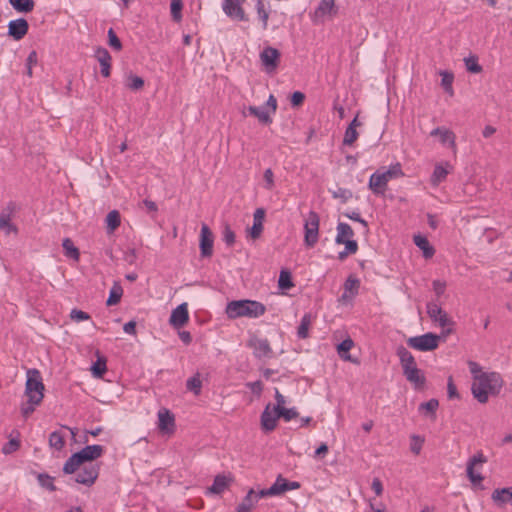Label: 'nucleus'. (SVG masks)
Segmentation results:
<instances>
[{
    "instance_id": "1",
    "label": "nucleus",
    "mask_w": 512,
    "mask_h": 512,
    "mask_svg": "<svg viewBox=\"0 0 512 512\" xmlns=\"http://www.w3.org/2000/svg\"><path fill=\"white\" fill-rule=\"evenodd\" d=\"M504 381L500 373L488 372L476 377V381H473L471 391L473 397L479 403H487L489 396H496L500 393L503 387Z\"/></svg>"
},
{
    "instance_id": "2",
    "label": "nucleus",
    "mask_w": 512,
    "mask_h": 512,
    "mask_svg": "<svg viewBox=\"0 0 512 512\" xmlns=\"http://www.w3.org/2000/svg\"><path fill=\"white\" fill-rule=\"evenodd\" d=\"M225 312L229 319L241 317L258 318L266 312V307L261 302L255 300H233L228 302Z\"/></svg>"
},
{
    "instance_id": "3",
    "label": "nucleus",
    "mask_w": 512,
    "mask_h": 512,
    "mask_svg": "<svg viewBox=\"0 0 512 512\" xmlns=\"http://www.w3.org/2000/svg\"><path fill=\"white\" fill-rule=\"evenodd\" d=\"M396 355L399 357L403 374L406 379L414 384L416 388L423 387L426 382L425 375L417 367L414 356L404 346H399L396 350Z\"/></svg>"
},
{
    "instance_id": "4",
    "label": "nucleus",
    "mask_w": 512,
    "mask_h": 512,
    "mask_svg": "<svg viewBox=\"0 0 512 512\" xmlns=\"http://www.w3.org/2000/svg\"><path fill=\"white\" fill-rule=\"evenodd\" d=\"M104 453V447L101 445H87L80 451L72 454L64 463L63 472L65 474L75 473L81 465L86 462H92L100 458Z\"/></svg>"
},
{
    "instance_id": "5",
    "label": "nucleus",
    "mask_w": 512,
    "mask_h": 512,
    "mask_svg": "<svg viewBox=\"0 0 512 512\" xmlns=\"http://www.w3.org/2000/svg\"><path fill=\"white\" fill-rule=\"evenodd\" d=\"M404 175L402 171V167L400 163H395L389 166V168L384 171H376L370 176L369 179V188L376 195H384L387 189V184L391 179L399 178Z\"/></svg>"
},
{
    "instance_id": "6",
    "label": "nucleus",
    "mask_w": 512,
    "mask_h": 512,
    "mask_svg": "<svg viewBox=\"0 0 512 512\" xmlns=\"http://www.w3.org/2000/svg\"><path fill=\"white\" fill-rule=\"evenodd\" d=\"M337 235L335 242L337 244H344L345 249L338 253V259L343 261L350 254H355L358 250V243L353 240L354 231L352 227L344 222H339L337 225Z\"/></svg>"
},
{
    "instance_id": "7",
    "label": "nucleus",
    "mask_w": 512,
    "mask_h": 512,
    "mask_svg": "<svg viewBox=\"0 0 512 512\" xmlns=\"http://www.w3.org/2000/svg\"><path fill=\"white\" fill-rule=\"evenodd\" d=\"M44 389L40 372L37 369L28 370L25 395L29 398V401L40 404L44 397Z\"/></svg>"
},
{
    "instance_id": "8",
    "label": "nucleus",
    "mask_w": 512,
    "mask_h": 512,
    "mask_svg": "<svg viewBox=\"0 0 512 512\" xmlns=\"http://www.w3.org/2000/svg\"><path fill=\"white\" fill-rule=\"evenodd\" d=\"M319 215L315 211H310L304 224V242L307 247H314L319 239Z\"/></svg>"
},
{
    "instance_id": "9",
    "label": "nucleus",
    "mask_w": 512,
    "mask_h": 512,
    "mask_svg": "<svg viewBox=\"0 0 512 512\" xmlns=\"http://www.w3.org/2000/svg\"><path fill=\"white\" fill-rule=\"evenodd\" d=\"M440 337L433 333H426L420 336L410 337L407 345L419 351H432L439 345Z\"/></svg>"
},
{
    "instance_id": "10",
    "label": "nucleus",
    "mask_w": 512,
    "mask_h": 512,
    "mask_svg": "<svg viewBox=\"0 0 512 512\" xmlns=\"http://www.w3.org/2000/svg\"><path fill=\"white\" fill-rule=\"evenodd\" d=\"M300 483L297 481H288L282 475L276 478V481L268 488L260 490V496H278L290 490L300 488Z\"/></svg>"
},
{
    "instance_id": "11",
    "label": "nucleus",
    "mask_w": 512,
    "mask_h": 512,
    "mask_svg": "<svg viewBox=\"0 0 512 512\" xmlns=\"http://www.w3.org/2000/svg\"><path fill=\"white\" fill-rule=\"evenodd\" d=\"M280 52L271 46L265 47L260 53V60L266 71L272 72L276 70L280 61Z\"/></svg>"
},
{
    "instance_id": "12",
    "label": "nucleus",
    "mask_w": 512,
    "mask_h": 512,
    "mask_svg": "<svg viewBox=\"0 0 512 512\" xmlns=\"http://www.w3.org/2000/svg\"><path fill=\"white\" fill-rule=\"evenodd\" d=\"M99 475V465L90 463L84 465L75 477V482L86 486H91Z\"/></svg>"
},
{
    "instance_id": "13",
    "label": "nucleus",
    "mask_w": 512,
    "mask_h": 512,
    "mask_svg": "<svg viewBox=\"0 0 512 512\" xmlns=\"http://www.w3.org/2000/svg\"><path fill=\"white\" fill-rule=\"evenodd\" d=\"M245 0H224L222 7L225 14L238 21H247V17L242 8V4Z\"/></svg>"
},
{
    "instance_id": "14",
    "label": "nucleus",
    "mask_w": 512,
    "mask_h": 512,
    "mask_svg": "<svg viewBox=\"0 0 512 512\" xmlns=\"http://www.w3.org/2000/svg\"><path fill=\"white\" fill-rule=\"evenodd\" d=\"M486 462H487V458L484 456V454L481 451L477 452L474 456H472L469 459V461L467 463L466 472H467V476H468L469 480L473 484H479L483 480V476L480 473L475 472V466H477L479 464H484Z\"/></svg>"
},
{
    "instance_id": "15",
    "label": "nucleus",
    "mask_w": 512,
    "mask_h": 512,
    "mask_svg": "<svg viewBox=\"0 0 512 512\" xmlns=\"http://www.w3.org/2000/svg\"><path fill=\"white\" fill-rule=\"evenodd\" d=\"M248 345L253 349L255 357L259 359L272 357L273 351L267 339L253 337L249 340Z\"/></svg>"
},
{
    "instance_id": "16",
    "label": "nucleus",
    "mask_w": 512,
    "mask_h": 512,
    "mask_svg": "<svg viewBox=\"0 0 512 512\" xmlns=\"http://www.w3.org/2000/svg\"><path fill=\"white\" fill-rule=\"evenodd\" d=\"M200 252L204 258L213 254V234L206 224H202L200 231Z\"/></svg>"
},
{
    "instance_id": "17",
    "label": "nucleus",
    "mask_w": 512,
    "mask_h": 512,
    "mask_svg": "<svg viewBox=\"0 0 512 512\" xmlns=\"http://www.w3.org/2000/svg\"><path fill=\"white\" fill-rule=\"evenodd\" d=\"M427 313L429 317L437 322L441 327H446L452 324V321L448 317V314L436 303H427Z\"/></svg>"
},
{
    "instance_id": "18",
    "label": "nucleus",
    "mask_w": 512,
    "mask_h": 512,
    "mask_svg": "<svg viewBox=\"0 0 512 512\" xmlns=\"http://www.w3.org/2000/svg\"><path fill=\"white\" fill-rule=\"evenodd\" d=\"M189 321L188 304L186 302L178 305L172 310L169 322L176 328L183 327Z\"/></svg>"
},
{
    "instance_id": "19",
    "label": "nucleus",
    "mask_w": 512,
    "mask_h": 512,
    "mask_svg": "<svg viewBox=\"0 0 512 512\" xmlns=\"http://www.w3.org/2000/svg\"><path fill=\"white\" fill-rule=\"evenodd\" d=\"M278 411L274 410L271 404H268L261 414V427L265 432L273 431L277 426V420L280 418Z\"/></svg>"
},
{
    "instance_id": "20",
    "label": "nucleus",
    "mask_w": 512,
    "mask_h": 512,
    "mask_svg": "<svg viewBox=\"0 0 512 512\" xmlns=\"http://www.w3.org/2000/svg\"><path fill=\"white\" fill-rule=\"evenodd\" d=\"M158 429L162 433L171 434L175 430L174 415L166 408L160 409L158 412Z\"/></svg>"
},
{
    "instance_id": "21",
    "label": "nucleus",
    "mask_w": 512,
    "mask_h": 512,
    "mask_svg": "<svg viewBox=\"0 0 512 512\" xmlns=\"http://www.w3.org/2000/svg\"><path fill=\"white\" fill-rule=\"evenodd\" d=\"M28 29V22L24 18L12 20L8 24V35L18 41L27 34Z\"/></svg>"
},
{
    "instance_id": "22",
    "label": "nucleus",
    "mask_w": 512,
    "mask_h": 512,
    "mask_svg": "<svg viewBox=\"0 0 512 512\" xmlns=\"http://www.w3.org/2000/svg\"><path fill=\"white\" fill-rule=\"evenodd\" d=\"M95 57L101 66V75L105 78L111 73V55L106 48L99 47L95 51Z\"/></svg>"
},
{
    "instance_id": "23",
    "label": "nucleus",
    "mask_w": 512,
    "mask_h": 512,
    "mask_svg": "<svg viewBox=\"0 0 512 512\" xmlns=\"http://www.w3.org/2000/svg\"><path fill=\"white\" fill-rule=\"evenodd\" d=\"M430 136H433V137L434 136H438L440 142L443 145H448L452 149L456 148V142H455L456 136H455V134L453 133V131H451V130L445 128V127H437L435 129H433L430 132Z\"/></svg>"
},
{
    "instance_id": "24",
    "label": "nucleus",
    "mask_w": 512,
    "mask_h": 512,
    "mask_svg": "<svg viewBox=\"0 0 512 512\" xmlns=\"http://www.w3.org/2000/svg\"><path fill=\"white\" fill-rule=\"evenodd\" d=\"M263 497L260 496V491L255 492L253 489H250L242 502L237 506L236 512H251L254 505Z\"/></svg>"
},
{
    "instance_id": "25",
    "label": "nucleus",
    "mask_w": 512,
    "mask_h": 512,
    "mask_svg": "<svg viewBox=\"0 0 512 512\" xmlns=\"http://www.w3.org/2000/svg\"><path fill=\"white\" fill-rule=\"evenodd\" d=\"M265 218V210L263 208H257L253 214V225L250 229V235L253 239L260 237L263 231V221Z\"/></svg>"
},
{
    "instance_id": "26",
    "label": "nucleus",
    "mask_w": 512,
    "mask_h": 512,
    "mask_svg": "<svg viewBox=\"0 0 512 512\" xmlns=\"http://www.w3.org/2000/svg\"><path fill=\"white\" fill-rule=\"evenodd\" d=\"M451 165L446 162L445 165L437 164L434 168V171L431 175L430 182L433 186H438L442 183L451 170Z\"/></svg>"
},
{
    "instance_id": "27",
    "label": "nucleus",
    "mask_w": 512,
    "mask_h": 512,
    "mask_svg": "<svg viewBox=\"0 0 512 512\" xmlns=\"http://www.w3.org/2000/svg\"><path fill=\"white\" fill-rule=\"evenodd\" d=\"M334 6L335 0H321L314 12V19L319 20L324 18L326 15L335 14L336 11Z\"/></svg>"
},
{
    "instance_id": "28",
    "label": "nucleus",
    "mask_w": 512,
    "mask_h": 512,
    "mask_svg": "<svg viewBox=\"0 0 512 512\" xmlns=\"http://www.w3.org/2000/svg\"><path fill=\"white\" fill-rule=\"evenodd\" d=\"M414 244L423 252L426 259H430L435 254V249L430 245L428 239L422 235H415L413 238Z\"/></svg>"
},
{
    "instance_id": "29",
    "label": "nucleus",
    "mask_w": 512,
    "mask_h": 512,
    "mask_svg": "<svg viewBox=\"0 0 512 512\" xmlns=\"http://www.w3.org/2000/svg\"><path fill=\"white\" fill-rule=\"evenodd\" d=\"M492 500L499 505L512 503V486L502 489H495L492 493Z\"/></svg>"
},
{
    "instance_id": "30",
    "label": "nucleus",
    "mask_w": 512,
    "mask_h": 512,
    "mask_svg": "<svg viewBox=\"0 0 512 512\" xmlns=\"http://www.w3.org/2000/svg\"><path fill=\"white\" fill-rule=\"evenodd\" d=\"M354 346V342L351 338L344 339L340 344L337 346V352L339 354V357L345 361L350 362H356L352 359L351 355L349 354V351Z\"/></svg>"
},
{
    "instance_id": "31",
    "label": "nucleus",
    "mask_w": 512,
    "mask_h": 512,
    "mask_svg": "<svg viewBox=\"0 0 512 512\" xmlns=\"http://www.w3.org/2000/svg\"><path fill=\"white\" fill-rule=\"evenodd\" d=\"M439 406V402L437 399H430L427 402L421 403L418 407V410L420 413L424 414L425 416H430L432 419H435L436 417V410Z\"/></svg>"
},
{
    "instance_id": "32",
    "label": "nucleus",
    "mask_w": 512,
    "mask_h": 512,
    "mask_svg": "<svg viewBox=\"0 0 512 512\" xmlns=\"http://www.w3.org/2000/svg\"><path fill=\"white\" fill-rule=\"evenodd\" d=\"M229 485V479L224 475H217L213 481L211 487L208 488L209 493L220 494L222 493Z\"/></svg>"
},
{
    "instance_id": "33",
    "label": "nucleus",
    "mask_w": 512,
    "mask_h": 512,
    "mask_svg": "<svg viewBox=\"0 0 512 512\" xmlns=\"http://www.w3.org/2000/svg\"><path fill=\"white\" fill-rule=\"evenodd\" d=\"M248 112L250 115L258 118L260 123L269 124L272 122L268 111L264 107L249 106Z\"/></svg>"
},
{
    "instance_id": "34",
    "label": "nucleus",
    "mask_w": 512,
    "mask_h": 512,
    "mask_svg": "<svg viewBox=\"0 0 512 512\" xmlns=\"http://www.w3.org/2000/svg\"><path fill=\"white\" fill-rule=\"evenodd\" d=\"M186 389L192 392L195 396L200 395L202 389V380L201 374L199 372L195 373L186 381Z\"/></svg>"
},
{
    "instance_id": "35",
    "label": "nucleus",
    "mask_w": 512,
    "mask_h": 512,
    "mask_svg": "<svg viewBox=\"0 0 512 512\" xmlns=\"http://www.w3.org/2000/svg\"><path fill=\"white\" fill-rule=\"evenodd\" d=\"M313 316L311 313H306L300 321V325L297 329V336L300 339H306L309 336V327L312 323Z\"/></svg>"
},
{
    "instance_id": "36",
    "label": "nucleus",
    "mask_w": 512,
    "mask_h": 512,
    "mask_svg": "<svg viewBox=\"0 0 512 512\" xmlns=\"http://www.w3.org/2000/svg\"><path fill=\"white\" fill-rule=\"evenodd\" d=\"M108 233L114 232L121 224V216L117 210L110 211L106 216Z\"/></svg>"
},
{
    "instance_id": "37",
    "label": "nucleus",
    "mask_w": 512,
    "mask_h": 512,
    "mask_svg": "<svg viewBox=\"0 0 512 512\" xmlns=\"http://www.w3.org/2000/svg\"><path fill=\"white\" fill-rule=\"evenodd\" d=\"M12 7L21 13H29L34 9V0H9Z\"/></svg>"
},
{
    "instance_id": "38",
    "label": "nucleus",
    "mask_w": 512,
    "mask_h": 512,
    "mask_svg": "<svg viewBox=\"0 0 512 512\" xmlns=\"http://www.w3.org/2000/svg\"><path fill=\"white\" fill-rule=\"evenodd\" d=\"M123 295V289L121 285L117 282L114 283L112 288L110 289L109 297L107 299L106 304L108 306L116 305L120 302L121 297Z\"/></svg>"
},
{
    "instance_id": "39",
    "label": "nucleus",
    "mask_w": 512,
    "mask_h": 512,
    "mask_svg": "<svg viewBox=\"0 0 512 512\" xmlns=\"http://www.w3.org/2000/svg\"><path fill=\"white\" fill-rule=\"evenodd\" d=\"M440 75L442 77L441 79V85L446 93H448L450 96H453V81H454V75L451 72L448 71H441Z\"/></svg>"
},
{
    "instance_id": "40",
    "label": "nucleus",
    "mask_w": 512,
    "mask_h": 512,
    "mask_svg": "<svg viewBox=\"0 0 512 512\" xmlns=\"http://www.w3.org/2000/svg\"><path fill=\"white\" fill-rule=\"evenodd\" d=\"M50 447L60 451L65 445L64 435L59 431H54L49 435Z\"/></svg>"
},
{
    "instance_id": "41",
    "label": "nucleus",
    "mask_w": 512,
    "mask_h": 512,
    "mask_svg": "<svg viewBox=\"0 0 512 512\" xmlns=\"http://www.w3.org/2000/svg\"><path fill=\"white\" fill-rule=\"evenodd\" d=\"M360 286V281L353 276H349L344 284L345 293L343 297H346L347 293H350V296H355L358 293V288Z\"/></svg>"
},
{
    "instance_id": "42",
    "label": "nucleus",
    "mask_w": 512,
    "mask_h": 512,
    "mask_svg": "<svg viewBox=\"0 0 512 512\" xmlns=\"http://www.w3.org/2000/svg\"><path fill=\"white\" fill-rule=\"evenodd\" d=\"M63 249L65 250V255L74 260L79 259V250L75 247L74 243L71 239L65 238L62 243Z\"/></svg>"
},
{
    "instance_id": "43",
    "label": "nucleus",
    "mask_w": 512,
    "mask_h": 512,
    "mask_svg": "<svg viewBox=\"0 0 512 512\" xmlns=\"http://www.w3.org/2000/svg\"><path fill=\"white\" fill-rule=\"evenodd\" d=\"M0 228L5 230L7 234L16 231L15 226L11 223L10 212L2 211L0 214Z\"/></svg>"
},
{
    "instance_id": "44",
    "label": "nucleus",
    "mask_w": 512,
    "mask_h": 512,
    "mask_svg": "<svg viewBox=\"0 0 512 512\" xmlns=\"http://www.w3.org/2000/svg\"><path fill=\"white\" fill-rule=\"evenodd\" d=\"M38 483L41 487L46 488L47 490L53 492L56 491V486L53 481L54 478L46 473H40L37 476Z\"/></svg>"
},
{
    "instance_id": "45",
    "label": "nucleus",
    "mask_w": 512,
    "mask_h": 512,
    "mask_svg": "<svg viewBox=\"0 0 512 512\" xmlns=\"http://www.w3.org/2000/svg\"><path fill=\"white\" fill-rule=\"evenodd\" d=\"M278 285L281 289H290L294 286L291 273L288 270H282L280 272Z\"/></svg>"
},
{
    "instance_id": "46",
    "label": "nucleus",
    "mask_w": 512,
    "mask_h": 512,
    "mask_svg": "<svg viewBox=\"0 0 512 512\" xmlns=\"http://www.w3.org/2000/svg\"><path fill=\"white\" fill-rule=\"evenodd\" d=\"M183 7L182 0H172L171 1V16L175 22H180L182 19L181 10Z\"/></svg>"
},
{
    "instance_id": "47",
    "label": "nucleus",
    "mask_w": 512,
    "mask_h": 512,
    "mask_svg": "<svg viewBox=\"0 0 512 512\" xmlns=\"http://www.w3.org/2000/svg\"><path fill=\"white\" fill-rule=\"evenodd\" d=\"M106 369V359L104 357H99L91 368L93 375L96 377H102Z\"/></svg>"
},
{
    "instance_id": "48",
    "label": "nucleus",
    "mask_w": 512,
    "mask_h": 512,
    "mask_svg": "<svg viewBox=\"0 0 512 512\" xmlns=\"http://www.w3.org/2000/svg\"><path fill=\"white\" fill-rule=\"evenodd\" d=\"M256 10H257L259 18L262 20L263 29H266L267 25H268L269 14L265 10L264 3L262 0H257Z\"/></svg>"
},
{
    "instance_id": "49",
    "label": "nucleus",
    "mask_w": 512,
    "mask_h": 512,
    "mask_svg": "<svg viewBox=\"0 0 512 512\" xmlns=\"http://www.w3.org/2000/svg\"><path fill=\"white\" fill-rule=\"evenodd\" d=\"M466 69L471 73H480L482 71L481 65L475 56L465 58Z\"/></svg>"
},
{
    "instance_id": "50",
    "label": "nucleus",
    "mask_w": 512,
    "mask_h": 512,
    "mask_svg": "<svg viewBox=\"0 0 512 512\" xmlns=\"http://www.w3.org/2000/svg\"><path fill=\"white\" fill-rule=\"evenodd\" d=\"M358 138V132L356 129L352 127H347L345 130L343 144L347 146H351Z\"/></svg>"
},
{
    "instance_id": "51",
    "label": "nucleus",
    "mask_w": 512,
    "mask_h": 512,
    "mask_svg": "<svg viewBox=\"0 0 512 512\" xmlns=\"http://www.w3.org/2000/svg\"><path fill=\"white\" fill-rule=\"evenodd\" d=\"M144 86V80L140 76L130 75L128 77L127 87L131 90H139Z\"/></svg>"
},
{
    "instance_id": "52",
    "label": "nucleus",
    "mask_w": 512,
    "mask_h": 512,
    "mask_svg": "<svg viewBox=\"0 0 512 512\" xmlns=\"http://www.w3.org/2000/svg\"><path fill=\"white\" fill-rule=\"evenodd\" d=\"M20 447V441L18 439H10L3 447L2 453L5 455L11 454L17 451Z\"/></svg>"
},
{
    "instance_id": "53",
    "label": "nucleus",
    "mask_w": 512,
    "mask_h": 512,
    "mask_svg": "<svg viewBox=\"0 0 512 512\" xmlns=\"http://www.w3.org/2000/svg\"><path fill=\"white\" fill-rule=\"evenodd\" d=\"M277 416H280V418H283L286 422H289L298 416V411L296 408H283L279 410Z\"/></svg>"
},
{
    "instance_id": "54",
    "label": "nucleus",
    "mask_w": 512,
    "mask_h": 512,
    "mask_svg": "<svg viewBox=\"0 0 512 512\" xmlns=\"http://www.w3.org/2000/svg\"><path fill=\"white\" fill-rule=\"evenodd\" d=\"M38 62L37 52L35 50L31 51L26 59V67H27V75L32 77V67L35 66Z\"/></svg>"
},
{
    "instance_id": "55",
    "label": "nucleus",
    "mask_w": 512,
    "mask_h": 512,
    "mask_svg": "<svg viewBox=\"0 0 512 512\" xmlns=\"http://www.w3.org/2000/svg\"><path fill=\"white\" fill-rule=\"evenodd\" d=\"M108 38H109V45L113 49H115L117 51L121 50V48H122L121 41L112 28H110L108 30Z\"/></svg>"
},
{
    "instance_id": "56",
    "label": "nucleus",
    "mask_w": 512,
    "mask_h": 512,
    "mask_svg": "<svg viewBox=\"0 0 512 512\" xmlns=\"http://www.w3.org/2000/svg\"><path fill=\"white\" fill-rule=\"evenodd\" d=\"M334 198H339L342 200V202H347L352 197V192L349 189L346 188H338L336 191L333 192Z\"/></svg>"
},
{
    "instance_id": "57",
    "label": "nucleus",
    "mask_w": 512,
    "mask_h": 512,
    "mask_svg": "<svg viewBox=\"0 0 512 512\" xmlns=\"http://www.w3.org/2000/svg\"><path fill=\"white\" fill-rule=\"evenodd\" d=\"M264 181H265V188L267 190H272L274 188V174L273 171L268 168L264 171Z\"/></svg>"
},
{
    "instance_id": "58",
    "label": "nucleus",
    "mask_w": 512,
    "mask_h": 512,
    "mask_svg": "<svg viewBox=\"0 0 512 512\" xmlns=\"http://www.w3.org/2000/svg\"><path fill=\"white\" fill-rule=\"evenodd\" d=\"M468 366H469L470 373L473 376V381H476V377H479L480 375L486 373V372L482 371V367L477 362L469 361Z\"/></svg>"
},
{
    "instance_id": "59",
    "label": "nucleus",
    "mask_w": 512,
    "mask_h": 512,
    "mask_svg": "<svg viewBox=\"0 0 512 512\" xmlns=\"http://www.w3.org/2000/svg\"><path fill=\"white\" fill-rule=\"evenodd\" d=\"M39 404H35L31 401H29V399L27 400L26 403L22 404L21 406V413L22 415L25 417V418H28L35 410V407L38 406Z\"/></svg>"
},
{
    "instance_id": "60",
    "label": "nucleus",
    "mask_w": 512,
    "mask_h": 512,
    "mask_svg": "<svg viewBox=\"0 0 512 512\" xmlns=\"http://www.w3.org/2000/svg\"><path fill=\"white\" fill-rule=\"evenodd\" d=\"M70 317L72 320L77 322L90 319V315L88 313L78 309H73L71 311Z\"/></svg>"
},
{
    "instance_id": "61",
    "label": "nucleus",
    "mask_w": 512,
    "mask_h": 512,
    "mask_svg": "<svg viewBox=\"0 0 512 512\" xmlns=\"http://www.w3.org/2000/svg\"><path fill=\"white\" fill-rule=\"evenodd\" d=\"M432 286L436 296L440 297L441 295L444 294L447 284L445 281L442 280H434Z\"/></svg>"
},
{
    "instance_id": "62",
    "label": "nucleus",
    "mask_w": 512,
    "mask_h": 512,
    "mask_svg": "<svg viewBox=\"0 0 512 512\" xmlns=\"http://www.w3.org/2000/svg\"><path fill=\"white\" fill-rule=\"evenodd\" d=\"M447 393H448V397L450 399H453V398H459V394L457 392V388H456V385L454 384L453 382V378L452 376H450L448 378V383H447Z\"/></svg>"
},
{
    "instance_id": "63",
    "label": "nucleus",
    "mask_w": 512,
    "mask_h": 512,
    "mask_svg": "<svg viewBox=\"0 0 512 512\" xmlns=\"http://www.w3.org/2000/svg\"><path fill=\"white\" fill-rule=\"evenodd\" d=\"M412 443H411V451L418 455L422 449L423 439H421L419 436H412Z\"/></svg>"
},
{
    "instance_id": "64",
    "label": "nucleus",
    "mask_w": 512,
    "mask_h": 512,
    "mask_svg": "<svg viewBox=\"0 0 512 512\" xmlns=\"http://www.w3.org/2000/svg\"><path fill=\"white\" fill-rule=\"evenodd\" d=\"M304 100H305V95H304V93H302L300 91H295L291 96V104L294 107H298V106L302 105Z\"/></svg>"
}]
</instances>
